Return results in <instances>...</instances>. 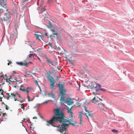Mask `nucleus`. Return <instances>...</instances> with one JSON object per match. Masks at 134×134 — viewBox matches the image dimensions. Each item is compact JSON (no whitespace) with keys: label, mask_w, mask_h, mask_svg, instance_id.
<instances>
[{"label":"nucleus","mask_w":134,"mask_h":134,"mask_svg":"<svg viewBox=\"0 0 134 134\" xmlns=\"http://www.w3.org/2000/svg\"><path fill=\"white\" fill-rule=\"evenodd\" d=\"M53 112L54 116L49 121H47V125L49 126L50 124H52L54 123L59 122L62 124L60 126L58 127V130L62 134H68L66 133V127L69 126V124H70L74 126H75L77 124L76 122L74 123L71 122L72 120L70 119V121L65 119L63 112L60 110L59 108L54 109Z\"/></svg>","instance_id":"obj_1"},{"label":"nucleus","mask_w":134,"mask_h":134,"mask_svg":"<svg viewBox=\"0 0 134 134\" xmlns=\"http://www.w3.org/2000/svg\"><path fill=\"white\" fill-rule=\"evenodd\" d=\"M82 85L85 87V89H93L97 91L99 90L103 92L106 91L104 88L101 87L100 84H82Z\"/></svg>","instance_id":"obj_2"},{"label":"nucleus","mask_w":134,"mask_h":134,"mask_svg":"<svg viewBox=\"0 0 134 134\" xmlns=\"http://www.w3.org/2000/svg\"><path fill=\"white\" fill-rule=\"evenodd\" d=\"M39 14H40V16L41 18L42 19H46V16L47 14V12H44V11L46 10V9L44 7L40 6L38 8Z\"/></svg>","instance_id":"obj_3"},{"label":"nucleus","mask_w":134,"mask_h":134,"mask_svg":"<svg viewBox=\"0 0 134 134\" xmlns=\"http://www.w3.org/2000/svg\"><path fill=\"white\" fill-rule=\"evenodd\" d=\"M46 74H43V76L44 77H46L48 81L51 84H54L55 83V81L53 78L50 76L51 74L50 71L47 72L46 71Z\"/></svg>","instance_id":"obj_4"},{"label":"nucleus","mask_w":134,"mask_h":134,"mask_svg":"<svg viewBox=\"0 0 134 134\" xmlns=\"http://www.w3.org/2000/svg\"><path fill=\"white\" fill-rule=\"evenodd\" d=\"M10 12H8V13H5L4 14L5 17L3 18L2 20L4 21H6L7 22H10L9 19L10 18Z\"/></svg>","instance_id":"obj_5"},{"label":"nucleus","mask_w":134,"mask_h":134,"mask_svg":"<svg viewBox=\"0 0 134 134\" xmlns=\"http://www.w3.org/2000/svg\"><path fill=\"white\" fill-rule=\"evenodd\" d=\"M58 85V86L60 93H65L66 92V91L65 89L64 88V87L63 85H62V84Z\"/></svg>","instance_id":"obj_6"},{"label":"nucleus","mask_w":134,"mask_h":134,"mask_svg":"<svg viewBox=\"0 0 134 134\" xmlns=\"http://www.w3.org/2000/svg\"><path fill=\"white\" fill-rule=\"evenodd\" d=\"M46 59L47 63L50 66H51V65L53 66H56V64L54 63L49 58L46 57Z\"/></svg>","instance_id":"obj_7"},{"label":"nucleus","mask_w":134,"mask_h":134,"mask_svg":"<svg viewBox=\"0 0 134 134\" xmlns=\"http://www.w3.org/2000/svg\"><path fill=\"white\" fill-rule=\"evenodd\" d=\"M65 102H66L68 105H71L73 103L72 99L70 98H67Z\"/></svg>","instance_id":"obj_8"},{"label":"nucleus","mask_w":134,"mask_h":134,"mask_svg":"<svg viewBox=\"0 0 134 134\" xmlns=\"http://www.w3.org/2000/svg\"><path fill=\"white\" fill-rule=\"evenodd\" d=\"M0 4L4 8H5L6 9V10L7 12L8 11V9L6 8V3L5 2L4 0H0Z\"/></svg>","instance_id":"obj_9"},{"label":"nucleus","mask_w":134,"mask_h":134,"mask_svg":"<svg viewBox=\"0 0 134 134\" xmlns=\"http://www.w3.org/2000/svg\"><path fill=\"white\" fill-rule=\"evenodd\" d=\"M61 96L60 98V100L61 101H65V99L64 98L65 96V93H61Z\"/></svg>","instance_id":"obj_10"},{"label":"nucleus","mask_w":134,"mask_h":134,"mask_svg":"<svg viewBox=\"0 0 134 134\" xmlns=\"http://www.w3.org/2000/svg\"><path fill=\"white\" fill-rule=\"evenodd\" d=\"M92 100L93 101V102L95 103L100 100V99L98 97H94L93 99Z\"/></svg>","instance_id":"obj_11"},{"label":"nucleus","mask_w":134,"mask_h":134,"mask_svg":"<svg viewBox=\"0 0 134 134\" xmlns=\"http://www.w3.org/2000/svg\"><path fill=\"white\" fill-rule=\"evenodd\" d=\"M13 80L12 79L9 78L8 79H7L6 80V81L7 82H9V84H11V83H12V84L14 82H15V81H13Z\"/></svg>","instance_id":"obj_12"},{"label":"nucleus","mask_w":134,"mask_h":134,"mask_svg":"<svg viewBox=\"0 0 134 134\" xmlns=\"http://www.w3.org/2000/svg\"><path fill=\"white\" fill-rule=\"evenodd\" d=\"M86 115L88 118V116L90 117H92L93 116V114L92 112H89V111L87 112Z\"/></svg>","instance_id":"obj_13"},{"label":"nucleus","mask_w":134,"mask_h":134,"mask_svg":"<svg viewBox=\"0 0 134 134\" xmlns=\"http://www.w3.org/2000/svg\"><path fill=\"white\" fill-rule=\"evenodd\" d=\"M35 35L36 36V38L37 40H38L39 41L40 40V39L39 38L40 37H41V36L40 35L36 34H35Z\"/></svg>","instance_id":"obj_14"},{"label":"nucleus","mask_w":134,"mask_h":134,"mask_svg":"<svg viewBox=\"0 0 134 134\" xmlns=\"http://www.w3.org/2000/svg\"><path fill=\"white\" fill-rule=\"evenodd\" d=\"M35 54H30L29 55V58L28 59L29 60H30L31 58H32L34 57V55H35Z\"/></svg>","instance_id":"obj_15"},{"label":"nucleus","mask_w":134,"mask_h":134,"mask_svg":"<svg viewBox=\"0 0 134 134\" xmlns=\"http://www.w3.org/2000/svg\"><path fill=\"white\" fill-rule=\"evenodd\" d=\"M48 95L51 97L52 98L54 97V95L53 93L52 92H51V93H48Z\"/></svg>","instance_id":"obj_16"},{"label":"nucleus","mask_w":134,"mask_h":134,"mask_svg":"<svg viewBox=\"0 0 134 134\" xmlns=\"http://www.w3.org/2000/svg\"><path fill=\"white\" fill-rule=\"evenodd\" d=\"M25 88H22L21 87L20 88V90L23 91L25 92H26L28 90H26L25 89Z\"/></svg>","instance_id":"obj_17"},{"label":"nucleus","mask_w":134,"mask_h":134,"mask_svg":"<svg viewBox=\"0 0 134 134\" xmlns=\"http://www.w3.org/2000/svg\"><path fill=\"white\" fill-rule=\"evenodd\" d=\"M66 107H67V109L68 110V112H70V111H71V110L72 108V107H71L70 108H69L67 107V106H66Z\"/></svg>","instance_id":"obj_18"},{"label":"nucleus","mask_w":134,"mask_h":134,"mask_svg":"<svg viewBox=\"0 0 134 134\" xmlns=\"http://www.w3.org/2000/svg\"><path fill=\"white\" fill-rule=\"evenodd\" d=\"M68 113H69L70 114V116H69V117L70 118H72L73 117V116L72 115L73 113L71 111H70V112H68Z\"/></svg>","instance_id":"obj_19"},{"label":"nucleus","mask_w":134,"mask_h":134,"mask_svg":"<svg viewBox=\"0 0 134 134\" xmlns=\"http://www.w3.org/2000/svg\"><path fill=\"white\" fill-rule=\"evenodd\" d=\"M4 75H1L0 77V80H1L0 83L1 82V81H2L3 80V78L4 77Z\"/></svg>","instance_id":"obj_20"},{"label":"nucleus","mask_w":134,"mask_h":134,"mask_svg":"<svg viewBox=\"0 0 134 134\" xmlns=\"http://www.w3.org/2000/svg\"><path fill=\"white\" fill-rule=\"evenodd\" d=\"M99 107L102 108V107L103 106V104L102 103H100L98 104Z\"/></svg>","instance_id":"obj_21"},{"label":"nucleus","mask_w":134,"mask_h":134,"mask_svg":"<svg viewBox=\"0 0 134 134\" xmlns=\"http://www.w3.org/2000/svg\"><path fill=\"white\" fill-rule=\"evenodd\" d=\"M16 63L22 66L23 65V63L22 62H17Z\"/></svg>","instance_id":"obj_22"},{"label":"nucleus","mask_w":134,"mask_h":134,"mask_svg":"<svg viewBox=\"0 0 134 134\" xmlns=\"http://www.w3.org/2000/svg\"><path fill=\"white\" fill-rule=\"evenodd\" d=\"M7 95H8V97H6V98L7 100H9V99L10 97V94L9 93H7Z\"/></svg>","instance_id":"obj_23"},{"label":"nucleus","mask_w":134,"mask_h":134,"mask_svg":"<svg viewBox=\"0 0 134 134\" xmlns=\"http://www.w3.org/2000/svg\"><path fill=\"white\" fill-rule=\"evenodd\" d=\"M53 35L54 36V37H55V36H58V35L55 32H54L53 33Z\"/></svg>","instance_id":"obj_24"},{"label":"nucleus","mask_w":134,"mask_h":134,"mask_svg":"<svg viewBox=\"0 0 134 134\" xmlns=\"http://www.w3.org/2000/svg\"><path fill=\"white\" fill-rule=\"evenodd\" d=\"M3 103L5 105V109L7 110H8L9 109V107L7 106V105L5 104L4 103Z\"/></svg>","instance_id":"obj_25"},{"label":"nucleus","mask_w":134,"mask_h":134,"mask_svg":"<svg viewBox=\"0 0 134 134\" xmlns=\"http://www.w3.org/2000/svg\"><path fill=\"white\" fill-rule=\"evenodd\" d=\"M80 124L81 125V122L82 121V119H81V115H80Z\"/></svg>","instance_id":"obj_26"},{"label":"nucleus","mask_w":134,"mask_h":134,"mask_svg":"<svg viewBox=\"0 0 134 134\" xmlns=\"http://www.w3.org/2000/svg\"><path fill=\"white\" fill-rule=\"evenodd\" d=\"M27 99H28V101L29 102H30V101H32L33 100L32 99L31 100H30V98L29 96L28 95L27 96Z\"/></svg>","instance_id":"obj_27"},{"label":"nucleus","mask_w":134,"mask_h":134,"mask_svg":"<svg viewBox=\"0 0 134 134\" xmlns=\"http://www.w3.org/2000/svg\"><path fill=\"white\" fill-rule=\"evenodd\" d=\"M10 95H12V97H14V98L16 96L15 94L12 93H11L10 94Z\"/></svg>","instance_id":"obj_28"},{"label":"nucleus","mask_w":134,"mask_h":134,"mask_svg":"<svg viewBox=\"0 0 134 134\" xmlns=\"http://www.w3.org/2000/svg\"><path fill=\"white\" fill-rule=\"evenodd\" d=\"M111 131L112 132H114V133H116L118 132V131L117 130H114V129L112 130H111Z\"/></svg>","instance_id":"obj_29"},{"label":"nucleus","mask_w":134,"mask_h":134,"mask_svg":"<svg viewBox=\"0 0 134 134\" xmlns=\"http://www.w3.org/2000/svg\"><path fill=\"white\" fill-rule=\"evenodd\" d=\"M51 88L52 89L53 88H54V87L55 86V85H54L55 84H51Z\"/></svg>","instance_id":"obj_30"},{"label":"nucleus","mask_w":134,"mask_h":134,"mask_svg":"<svg viewBox=\"0 0 134 134\" xmlns=\"http://www.w3.org/2000/svg\"><path fill=\"white\" fill-rule=\"evenodd\" d=\"M1 92V95H3V97H4V95H3V92H4L3 90H2V91Z\"/></svg>","instance_id":"obj_31"},{"label":"nucleus","mask_w":134,"mask_h":134,"mask_svg":"<svg viewBox=\"0 0 134 134\" xmlns=\"http://www.w3.org/2000/svg\"><path fill=\"white\" fill-rule=\"evenodd\" d=\"M85 111L86 112H88V111H89L88 110H87V108L86 107H85Z\"/></svg>","instance_id":"obj_32"},{"label":"nucleus","mask_w":134,"mask_h":134,"mask_svg":"<svg viewBox=\"0 0 134 134\" xmlns=\"http://www.w3.org/2000/svg\"><path fill=\"white\" fill-rule=\"evenodd\" d=\"M50 100H47V101H46L44 102H43V103H47Z\"/></svg>","instance_id":"obj_33"},{"label":"nucleus","mask_w":134,"mask_h":134,"mask_svg":"<svg viewBox=\"0 0 134 134\" xmlns=\"http://www.w3.org/2000/svg\"><path fill=\"white\" fill-rule=\"evenodd\" d=\"M26 27L27 28V29L28 30H31L27 26V25L26 24Z\"/></svg>","instance_id":"obj_34"},{"label":"nucleus","mask_w":134,"mask_h":134,"mask_svg":"<svg viewBox=\"0 0 134 134\" xmlns=\"http://www.w3.org/2000/svg\"><path fill=\"white\" fill-rule=\"evenodd\" d=\"M17 95L18 96V97L20 98H21V99H22V98H21V97L20 96L18 93H17Z\"/></svg>","instance_id":"obj_35"},{"label":"nucleus","mask_w":134,"mask_h":134,"mask_svg":"<svg viewBox=\"0 0 134 134\" xmlns=\"http://www.w3.org/2000/svg\"><path fill=\"white\" fill-rule=\"evenodd\" d=\"M51 31L53 33L54 32H55V31L54 30H53L52 29L51 30Z\"/></svg>","instance_id":"obj_36"},{"label":"nucleus","mask_w":134,"mask_h":134,"mask_svg":"<svg viewBox=\"0 0 134 134\" xmlns=\"http://www.w3.org/2000/svg\"><path fill=\"white\" fill-rule=\"evenodd\" d=\"M7 114L6 113H3V116H4L5 115H6Z\"/></svg>","instance_id":"obj_37"},{"label":"nucleus","mask_w":134,"mask_h":134,"mask_svg":"<svg viewBox=\"0 0 134 134\" xmlns=\"http://www.w3.org/2000/svg\"><path fill=\"white\" fill-rule=\"evenodd\" d=\"M21 108L23 109L24 110V105H23L22 107H21Z\"/></svg>","instance_id":"obj_38"},{"label":"nucleus","mask_w":134,"mask_h":134,"mask_svg":"<svg viewBox=\"0 0 134 134\" xmlns=\"http://www.w3.org/2000/svg\"><path fill=\"white\" fill-rule=\"evenodd\" d=\"M61 77H59V76H57V80L59 79V78H61Z\"/></svg>","instance_id":"obj_39"},{"label":"nucleus","mask_w":134,"mask_h":134,"mask_svg":"<svg viewBox=\"0 0 134 134\" xmlns=\"http://www.w3.org/2000/svg\"><path fill=\"white\" fill-rule=\"evenodd\" d=\"M20 87H22L21 88H25L24 86H23V85H21V86H20Z\"/></svg>","instance_id":"obj_40"},{"label":"nucleus","mask_w":134,"mask_h":134,"mask_svg":"<svg viewBox=\"0 0 134 134\" xmlns=\"http://www.w3.org/2000/svg\"><path fill=\"white\" fill-rule=\"evenodd\" d=\"M2 111L1 110V109H0V114H1L2 113ZM1 115V114H0V116Z\"/></svg>","instance_id":"obj_41"},{"label":"nucleus","mask_w":134,"mask_h":134,"mask_svg":"<svg viewBox=\"0 0 134 134\" xmlns=\"http://www.w3.org/2000/svg\"><path fill=\"white\" fill-rule=\"evenodd\" d=\"M48 45L50 46H51V45H52V44L51 43H49L48 44Z\"/></svg>","instance_id":"obj_42"},{"label":"nucleus","mask_w":134,"mask_h":134,"mask_svg":"<svg viewBox=\"0 0 134 134\" xmlns=\"http://www.w3.org/2000/svg\"><path fill=\"white\" fill-rule=\"evenodd\" d=\"M26 1H27V2H28V0H24V1H23V2H24Z\"/></svg>","instance_id":"obj_43"},{"label":"nucleus","mask_w":134,"mask_h":134,"mask_svg":"<svg viewBox=\"0 0 134 134\" xmlns=\"http://www.w3.org/2000/svg\"><path fill=\"white\" fill-rule=\"evenodd\" d=\"M60 49V47H57V49H56V50H58L59 49Z\"/></svg>","instance_id":"obj_44"},{"label":"nucleus","mask_w":134,"mask_h":134,"mask_svg":"<svg viewBox=\"0 0 134 134\" xmlns=\"http://www.w3.org/2000/svg\"><path fill=\"white\" fill-rule=\"evenodd\" d=\"M16 73V72H15V71H13V72L12 73V74L13 75H14V73Z\"/></svg>","instance_id":"obj_45"},{"label":"nucleus","mask_w":134,"mask_h":134,"mask_svg":"<svg viewBox=\"0 0 134 134\" xmlns=\"http://www.w3.org/2000/svg\"><path fill=\"white\" fill-rule=\"evenodd\" d=\"M26 92L27 94L28 95L29 94V90H28Z\"/></svg>","instance_id":"obj_46"},{"label":"nucleus","mask_w":134,"mask_h":134,"mask_svg":"<svg viewBox=\"0 0 134 134\" xmlns=\"http://www.w3.org/2000/svg\"><path fill=\"white\" fill-rule=\"evenodd\" d=\"M14 100L15 101H16L17 100V99L16 98H15V97L14 98Z\"/></svg>","instance_id":"obj_47"},{"label":"nucleus","mask_w":134,"mask_h":134,"mask_svg":"<svg viewBox=\"0 0 134 134\" xmlns=\"http://www.w3.org/2000/svg\"><path fill=\"white\" fill-rule=\"evenodd\" d=\"M35 27H36V29H37V28H39V29H41V28H40V27H38L37 26H35Z\"/></svg>","instance_id":"obj_48"},{"label":"nucleus","mask_w":134,"mask_h":134,"mask_svg":"<svg viewBox=\"0 0 134 134\" xmlns=\"http://www.w3.org/2000/svg\"><path fill=\"white\" fill-rule=\"evenodd\" d=\"M11 63L10 62H10H9V63H8V65H9V64H11Z\"/></svg>","instance_id":"obj_49"},{"label":"nucleus","mask_w":134,"mask_h":134,"mask_svg":"<svg viewBox=\"0 0 134 134\" xmlns=\"http://www.w3.org/2000/svg\"><path fill=\"white\" fill-rule=\"evenodd\" d=\"M23 120H24L25 121V120H26V121H27V120L26 119H24Z\"/></svg>","instance_id":"obj_50"},{"label":"nucleus","mask_w":134,"mask_h":134,"mask_svg":"<svg viewBox=\"0 0 134 134\" xmlns=\"http://www.w3.org/2000/svg\"><path fill=\"white\" fill-rule=\"evenodd\" d=\"M33 119H37V118L36 117H34L33 118Z\"/></svg>","instance_id":"obj_51"},{"label":"nucleus","mask_w":134,"mask_h":134,"mask_svg":"<svg viewBox=\"0 0 134 134\" xmlns=\"http://www.w3.org/2000/svg\"><path fill=\"white\" fill-rule=\"evenodd\" d=\"M37 85L38 86H39V88H40V90L41 91V88H40V87L38 85V84H37Z\"/></svg>","instance_id":"obj_52"},{"label":"nucleus","mask_w":134,"mask_h":134,"mask_svg":"<svg viewBox=\"0 0 134 134\" xmlns=\"http://www.w3.org/2000/svg\"><path fill=\"white\" fill-rule=\"evenodd\" d=\"M35 82L36 83V84H38V82H37L36 80H35Z\"/></svg>","instance_id":"obj_53"},{"label":"nucleus","mask_w":134,"mask_h":134,"mask_svg":"<svg viewBox=\"0 0 134 134\" xmlns=\"http://www.w3.org/2000/svg\"><path fill=\"white\" fill-rule=\"evenodd\" d=\"M24 22H25V23H26V20H25V19H24Z\"/></svg>","instance_id":"obj_54"},{"label":"nucleus","mask_w":134,"mask_h":134,"mask_svg":"<svg viewBox=\"0 0 134 134\" xmlns=\"http://www.w3.org/2000/svg\"><path fill=\"white\" fill-rule=\"evenodd\" d=\"M37 58H38V59H39L40 61H41V60H40V58L38 57H37Z\"/></svg>","instance_id":"obj_55"},{"label":"nucleus","mask_w":134,"mask_h":134,"mask_svg":"<svg viewBox=\"0 0 134 134\" xmlns=\"http://www.w3.org/2000/svg\"><path fill=\"white\" fill-rule=\"evenodd\" d=\"M26 88V89H29V88H29V87H27Z\"/></svg>","instance_id":"obj_56"},{"label":"nucleus","mask_w":134,"mask_h":134,"mask_svg":"<svg viewBox=\"0 0 134 134\" xmlns=\"http://www.w3.org/2000/svg\"><path fill=\"white\" fill-rule=\"evenodd\" d=\"M2 90H3L2 89L0 88V91H1Z\"/></svg>","instance_id":"obj_57"},{"label":"nucleus","mask_w":134,"mask_h":134,"mask_svg":"<svg viewBox=\"0 0 134 134\" xmlns=\"http://www.w3.org/2000/svg\"><path fill=\"white\" fill-rule=\"evenodd\" d=\"M93 94H94V95H95L96 93H94V92H93Z\"/></svg>","instance_id":"obj_58"},{"label":"nucleus","mask_w":134,"mask_h":134,"mask_svg":"<svg viewBox=\"0 0 134 134\" xmlns=\"http://www.w3.org/2000/svg\"><path fill=\"white\" fill-rule=\"evenodd\" d=\"M14 80H15L16 82H18L15 79H14Z\"/></svg>","instance_id":"obj_59"},{"label":"nucleus","mask_w":134,"mask_h":134,"mask_svg":"<svg viewBox=\"0 0 134 134\" xmlns=\"http://www.w3.org/2000/svg\"><path fill=\"white\" fill-rule=\"evenodd\" d=\"M23 102L22 101H20V102L21 103H22Z\"/></svg>","instance_id":"obj_60"},{"label":"nucleus","mask_w":134,"mask_h":134,"mask_svg":"<svg viewBox=\"0 0 134 134\" xmlns=\"http://www.w3.org/2000/svg\"><path fill=\"white\" fill-rule=\"evenodd\" d=\"M79 87H80V84H79Z\"/></svg>","instance_id":"obj_61"},{"label":"nucleus","mask_w":134,"mask_h":134,"mask_svg":"<svg viewBox=\"0 0 134 134\" xmlns=\"http://www.w3.org/2000/svg\"><path fill=\"white\" fill-rule=\"evenodd\" d=\"M45 35L46 36H47V34H45Z\"/></svg>","instance_id":"obj_62"},{"label":"nucleus","mask_w":134,"mask_h":134,"mask_svg":"<svg viewBox=\"0 0 134 134\" xmlns=\"http://www.w3.org/2000/svg\"><path fill=\"white\" fill-rule=\"evenodd\" d=\"M16 86H14V87H15V88H16Z\"/></svg>","instance_id":"obj_63"},{"label":"nucleus","mask_w":134,"mask_h":134,"mask_svg":"<svg viewBox=\"0 0 134 134\" xmlns=\"http://www.w3.org/2000/svg\"><path fill=\"white\" fill-rule=\"evenodd\" d=\"M27 74L29 75V74L28 73H27Z\"/></svg>","instance_id":"obj_64"}]
</instances>
